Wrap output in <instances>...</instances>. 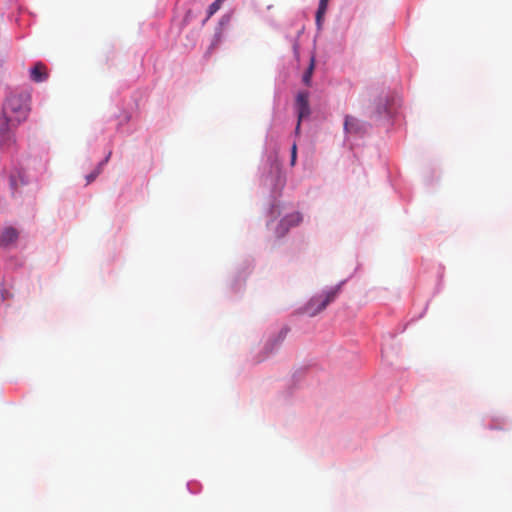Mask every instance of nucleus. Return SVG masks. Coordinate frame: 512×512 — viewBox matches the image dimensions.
Instances as JSON below:
<instances>
[{"instance_id":"4468645a","label":"nucleus","mask_w":512,"mask_h":512,"mask_svg":"<svg viewBox=\"0 0 512 512\" xmlns=\"http://www.w3.org/2000/svg\"><path fill=\"white\" fill-rule=\"evenodd\" d=\"M386 111H387V107L384 106L383 109L378 110V113L381 114L382 112H386Z\"/></svg>"},{"instance_id":"ddd939ff","label":"nucleus","mask_w":512,"mask_h":512,"mask_svg":"<svg viewBox=\"0 0 512 512\" xmlns=\"http://www.w3.org/2000/svg\"><path fill=\"white\" fill-rule=\"evenodd\" d=\"M301 121H302V120H300V118H298L297 125H296V129H295V133H296V135H298V134L300 133Z\"/></svg>"},{"instance_id":"20e7f679","label":"nucleus","mask_w":512,"mask_h":512,"mask_svg":"<svg viewBox=\"0 0 512 512\" xmlns=\"http://www.w3.org/2000/svg\"><path fill=\"white\" fill-rule=\"evenodd\" d=\"M344 129L347 133L358 134L364 131V124L353 116H346Z\"/></svg>"},{"instance_id":"39448f33","label":"nucleus","mask_w":512,"mask_h":512,"mask_svg":"<svg viewBox=\"0 0 512 512\" xmlns=\"http://www.w3.org/2000/svg\"><path fill=\"white\" fill-rule=\"evenodd\" d=\"M30 77L37 83L45 81L48 78L46 66L41 62L36 63L30 70Z\"/></svg>"},{"instance_id":"f03ea898","label":"nucleus","mask_w":512,"mask_h":512,"mask_svg":"<svg viewBox=\"0 0 512 512\" xmlns=\"http://www.w3.org/2000/svg\"><path fill=\"white\" fill-rule=\"evenodd\" d=\"M340 289L341 286L338 285L325 291L323 294L312 297L304 308L305 313L313 317L323 311L331 302L335 300L340 292Z\"/></svg>"},{"instance_id":"9b49d317","label":"nucleus","mask_w":512,"mask_h":512,"mask_svg":"<svg viewBox=\"0 0 512 512\" xmlns=\"http://www.w3.org/2000/svg\"><path fill=\"white\" fill-rule=\"evenodd\" d=\"M313 69H314V63H313V61H312V62H311V64H310V66L308 67V69H307V70H306V72L304 73L303 78H302V80H303L304 84H306V85H308V86H309V85H310V83H311V78H312Z\"/></svg>"},{"instance_id":"6e6552de","label":"nucleus","mask_w":512,"mask_h":512,"mask_svg":"<svg viewBox=\"0 0 512 512\" xmlns=\"http://www.w3.org/2000/svg\"><path fill=\"white\" fill-rule=\"evenodd\" d=\"M329 0H320L318 10L316 12V20L319 23L323 15L326 13Z\"/></svg>"},{"instance_id":"423d86ee","label":"nucleus","mask_w":512,"mask_h":512,"mask_svg":"<svg viewBox=\"0 0 512 512\" xmlns=\"http://www.w3.org/2000/svg\"><path fill=\"white\" fill-rule=\"evenodd\" d=\"M18 238V232L13 227H7L1 235L0 241L4 245H9L15 242Z\"/></svg>"},{"instance_id":"7ed1b4c3","label":"nucleus","mask_w":512,"mask_h":512,"mask_svg":"<svg viewBox=\"0 0 512 512\" xmlns=\"http://www.w3.org/2000/svg\"><path fill=\"white\" fill-rule=\"evenodd\" d=\"M296 107L298 118H300V120H303L310 115L309 93L307 91H302L297 94Z\"/></svg>"},{"instance_id":"1a4fd4ad","label":"nucleus","mask_w":512,"mask_h":512,"mask_svg":"<svg viewBox=\"0 0 512 512\" xmlns=\"http://www.w3.org/2000/svg\"><path fill=\"white\" fill-rule=\"evenodd\" d=\"M223 0H215L208 8V13L206 20H208L212 15H214L221 7Z\"/></svg>"},{"instance_id":"f8f14e48","label":"nucleus","mask_w":512,"mask_h":512,"mask_svg":"<svg viewBox=\"0 0 512 512\" xmlns=\"http://www.w3.org/2000/svg\"><path fill=\"white\" fill-rule=\"evenodd\" d=\"M297 160V145L294 143L291 147V160L290 164L291 166H294Z\"/></svg>"},{"instance_id":"9d476101","label":"nucleus","mask_w":512,"mask_h":512,"mask_svg":"<svg viewBox=\"0 0 512 512\" xmlns=\"http://www.w3.org/2000/svg\"><path fill=\"white\" fill-rule=\"evenodd\" d=\"M302 217L299 213H294L286 217L283 222L289 223V225H297L299 222H301Z\"/></svg>"},{"instance_id":"f257e3e1","label":"nucleus","mask_w":512,"mask_h":512,"mask_svg":"<svg viewBox=\"0 0 512 512\" xmlns=\"http://www.w3.org/2000/svg\"><path fill=\"white\" fill-rule=\"evenodd\" d=\"M29 96L25 94H11L3 105V114L0 115V135L2 139L9 140L10 123L24 121L29 113Z\"/></svg>"},{"instance_id":"0eeeda50","label":"nucleus","mask_w":512,"mask_h":512,"mask_svg":"<svg viewBox=\"0 0 512 512\" xmlns=\"http://www.w3.org/2000/svg\"><path fill=\"white\" fill-rule=\"evenodd\" d=\"M111 156V152H109V154L107 155V157L98 164V166L90 173L86 176V184H90L91 182H93L97 177L98 175L102 172L103 170V166L108 162L109 158Z\"/></svg>"}]
</instances>
